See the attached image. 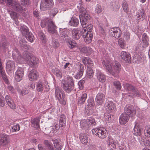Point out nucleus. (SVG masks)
Segmentation results:
<instances>
[{
	"instance_id": "1",
	"label": "nucleus",
	"mask_w": 150,
	"mask_h": 150,
	"mask_svg": "<svg viewBox=\"0 0 150 150\" xmlns=\"http://www.w3.org/2000/svg\"><path fill=\"white\" fill-rule=\"evenodd\" d=\"M102 63L108 72L113 76H115V74H118L120 71L121 65L117 61H115L112 64L110 63V60L106 59L105 60H103Z\"/></svg>"
},
{
	"instance_id": "2",
	"label": "nucleus",
	"mask_w": 150,
	"mask_h": 150,
	"mask_svg": "<svg viewBox=\"0 0 150 150\" xmlns=\"http://www.w3.org/2000/svg\"><path fill=\"white\" fill-rule=\"evenodd\" d=\"M136 112V111L132 108L131 105L126 108L125 109V112L122 113L119 117L120 123L121 125L125 124L129 120V117L134 116Z\"/></svg>"
},
{
	"instance_id": "3",
	"label": "nucleus",
	"mask_w": 150,
	"mask_h": 150,
	"mask_svg": "<svg viewBox=\"0 0 150 150\" xmlns=\"http://www.w3.org/2000/svg\"><path fill=\"white\" fill-rule=\"evenodd\" d=\"M62 87L67 93H70L74 88V82L72 77L68 76L62 82Z\"/></svg>"
},
{
	"instance_id": "4",
	"label": "nucleus",
	"mask_w": 150,
	"mask_h": 150,
	"mask_svg": "<svg viewBox=\"0 0 150 150\" xmlns=\"http://www.w3.org/2000/svg\"><path fill=\"white\" fill-rule=\"evenodd\" d=\"M24 63L25 62L30 67L35 68L38 63V59L33 56H30L27 52L24 53Z\"/></svg>"
},
{
	"instance_id": "5",
	"label": "nucleus",
	"mask_w": 150,
	"mask_h": 150,
	"mask_svg": "<svg viewBox=\"0 0 150 150\" xmlns=\"http://www.w3.org/2000/svg\"><path fill=\"white\" fill-rule=\"evenodd\" d=\"M5 3L15 11L19 12L22 11V7L20 5L19 3L16 1L13 0H0V3L4 4Z\"/></svg>"
},
{
	"instance_id": "6",
	"label": "nucleus",
	"mask_w": 150,
	"mask_h": 150,
	"mask_svg": "<svg viewBox=\"0 0 150 150\" xmlns=\"http://www.w3.org/2000/svg\"><path fill=\"white\" fill-rule=\"evenodd\" d=\"M93 134L95 135L101 139H104L108 135V131L105 128L100 127L92 130Z\"/></svg>"
},
{
	"instance_id": "7",
	"label": "nucleus",
	"mask_w": 150,
	"mask_h": 150,
	"mask_svg": "<svg viewBox=\"0 0 150 150\" xmlns=\"http://www.w3.org/2000/svg\"><path fill=\"white\" fill-rule=\"evenodd\" d=\"M83 66L80 63L75 64L73 67L72 71L75 74L74 77L76 79H80L83 74Z\"/></svg>"
},
{
	"instance_id": "8",
	"label": "nucleus",
	"mask_w": 150,
	"mask_h": 150,
	"mask_svg": "<svg viewBox=\"0 0 150 150\" xmlns=\"http://www.w3.org/2000/svg\"><path fill=\"white\" fill-rule=\"evenodd\" d=\"M55 95V97L58 100L60 104L64 105L66 104V99L65 98V95L61 88H56Z\"/></svg>"
},
{
	"instance_id": "9",
	"label": "nucleus",
	"mask_w": 150,
	"mask_h": 150,
	"mask_svg": "<svg viewBox=\"0 0 150 150\" xmlns=\"http://www.w3.org/2000/svg\"><path fill=\"white\" fill-rule=\"evenodd\" d=\"M124 88L126 89L128 92L129 96L139 97L141 95L139 91L136 89L132 85L128 83H125L123 85Z\"/></svg>"
},
{
	"instance_id": "10",
	"label": "nucleus",
	"mask_w": 150,
	"mask_h": 150,
	"mask_svg": "<svg viewBox=\"0 0 150 150\" xmlns=\"http://www.w3.org/2000/svg\"><path fill=\"white\" fill-rule=\"evenodd\" d=\"M26 52H24L23 53V56L22 57L21 56L18 50L16 49H15L12 52V57L16 62L18 64L24 63V53Z\"/></svg>"
},
{
	"instance_id": "11",
	"label": "nucleus",
	"mask_w": 150,
	"mask_h": 150,
	"mask_svg": "<svg viewBox=\"0 0 150 150\" xmlns=\"http://www.w3.org/2000/svg\"><path fill=\"white\" fill-rule=\"evenodd\" d=\"M54 5L52 0H41L40 6L41 11H44L52 7Z\"/></svg>"
},
{
	"instance_id": "12",
	"label": "nucleus",
	"mask_w": 150,
	"mask_h": 150,
	"mask_svg": "<svg viewBox=\"0 0 150 150\" xmlns=\"http://www.w3.org/2000/svg\"><path fill=\"white\" fill-rule=\"evenodd\" d=\"M9 136L5 134H0V146H6L10 142Z\"/></svg>"
},
{
	"instance_id": "13",
	"label": "nucleus",
	"mask_w": 150,
	"mask_h": 150,
	"mask_svg": "<svg viewBox=\"0 0 150 150\" xmlns=\"http://www.w3.org/2000/svg\"><path fill=\"white\" fill-rule=\"evenodd\" d=\"M81 33L82 37L84 39L86 42L87 43H89L91 42L93 37L92 33L88 32L84 29L82 30Z\"/></svg>"
},
{
	"instance_id": "14",
	"label": "nucleus",
	"mask_w": 150,
	"mask_h": 150,
	"mask_svg": "<svg viewBox=\"0 0 150 150\" xmlns=\"http://www.w3.org/2000/svg\"><path fill=\"white\" fill-rule=\"evenodd\" d=\"M109 33L112 37L118 38L122 35V32L118 28H112L109 30Z\"/></svg>"
},
{
	"instance_id": "15",
	"label": "nucleus",
	"mask_w": 150,
	"mask_h": 150,
	"mask_svg": "<svg viewBox=\"0 0 150 150\" xmlns=\"http://www.w3.org/2000/svg\"><path fill=\"white\" fill-rule=\"evenodd\" d=\"M47 24L48 32L54 34L56 37H57L58 35L56 30L57 27L55 25L54 22L51 20H48Z\"/></svg>"
},
{
	"instance_id": "16",
	"label": "nucleus",
	"mask_w": 150,
	"mask_h": 150,
	"mask_svg": "<svg viewBox=\"0 0 150 150\" xmlns=\"http://www.w3.org/2000/svg\"><path fill=\"white\" fill-rule=\"evenodd\" d=\"M145 13L144 9L142 8L136 13L135 15V18L136 22L138 23L142 21L145 18Z\"/></svg>"
},
{
	"instance_id": "17",
	"label": "nucleus",
	"mask_w": 150,
	"mask_h": 150,
	"mask_svg": "<svg viewBox=\"0 0 150 150\" xmlns=\"http://www.w3.org/2000/svg\"><path fill=\"white\" fill-rule=\"evenodd\" d=\"M105 106L110 113H114L117 110L115 104L112 101L108 100L105 103Z\"/></svg>"
},
{
	"instance_id": "18",
	"label": "nucleus",
	"mask_w": 150,
	"mask_h": 150,
	"mask_svg": "<svg viewBox=\"0 0 150 150\" xmlns=\"http://www.w3.org/2000/svg\"><path fill=\"white\" fill-rule=\"evenodd\" d=\"M24 70L23 68L18 67L15 74V78L17 81H20L22 79L24 75Z\"/></svg>"
},
{
	"instance_id": "19",
	"label": "nucleus",
	"mask_w": 150,
	"mask_h": 150,
	"mask_svg": "<svg viewBox=\"0 0 150 150\" xmlns=\"http://www.w3.org/2000/svg\"><path fill=\"white\" fill-rule=\"evenodd\" d=\"M38 77L39 74L36 70L33 69L29 71L28 77L30 81H35L38 79Z\"/></svg>"
},
{
	"instance_id": "20",
	"label": "nucleus",
	"mask_w": 150,
	"mask_h": 150,
	"mask_svg": "<svg viewBox=\"0 0 150 150\" xmlns=\"http://www.w3.org/2000/svg\"><path fill=\"white\" fill-rule=\"evenodd\" d=\"M79 16L81 25L87 24L91 18L90 16L87 12L85 14L83 13L82 15H79Z\"/></svg>"
},
{
	"instance_id": "21",
	"label": "nucleus",
	"mask_w": 150,
	"mask_h": 150,
	"mask_svg": "<svg viewBox=\"0 0 150 150\" xmlns=\"http://www.w3.org/2000/svg\"><path fill=\"white\" fill-rule=\"evenodd\" d=\"M133 133L136 136H141L143 134L144 129L137 125L135 124L133 130Z\"/></svg>"
},
{
	"instance_id": "22",
	"label": "nucleus",
	"mask_w": 150,
	"mask_h": 150,
	"mask_svg": "<svg viewBox=\"0 0 150 150\" xmlns=\"http://www.w3.org/2000/svg\"><path fill=\"white\" fill-rule=\"evenodd\" d=\"M59 32L61 39H63V41H64L67 39L69 33V31L67 29L59 28Z\"/></svg>"
},
{
	"instance_id": "23",
	"label": "nucleus",
	"mask_w": 150,
	"mask_h": 150,
	"mask_svg": "<svg viewBox=\"0 0 150 150\" xmlns=\"http://www.w3.org/2000/svg\"><path fill=\"white\" fill-rule=\"evenodd\" d=\"M105 99V95L103 93H98L96 95V100L97 104L98 105H101Z\"/></svg>"
},
{
	"instance_id": "24",
	"label": "nucleus",
	"mask_w": 150,
	"mask_h": 150,
	"mask_svg": "<svg viewBox=\"0 0 150 150\" xmlns=\"http://www.w3.org/2000/svg\"><path fill=\"white\" fill-rule=\"evenodd\" d=\"M72 38L75 40L79 39L81 35V31L78 29L74 28L71 31Z\"/></svg>"
},
{
	"instance_id": "25",
	"label": "nucleus",
	"mask_w": 150,
	"mask_h": 150,
	"mask_svg": "<svg viewBox=\"0 0 150 150\" xmlns=\"http://www.w3.org/2000/svg\"><path fill=\"white\" fill-rule=\"evenodd\" d=\"M82 62L84 64L88 67H93V62L88 57H84L82 59Z\"/></svg>"
},
{
	"instance_id": "26",
	"label": "nucleus",
	"mask_w": 150,
	"mask_h": 150,
	"mask_svg": "<svg viewBox=\"0 0 150 150\" xmlns=\"http://www.w3.org/2000/svg\"><path fill=\"white\" fill-rule=\"evenodd\" d=\"M5 100L6 103L8 106L11 109H14L16 108V106L14 102L11 97L6 95L5 97Z\"/></svg>"
},
{
	"instance_id": "27",
	"label": "nucleus",
	"mask_w": 150,
	"mask_h": 150,
	"mask_svg": "<svg viewBox=\"0 0 150 150\" xmlns=\"http://www.w3.org/2000/svg\"><path fill=\"white\" fill-rule=\"evenodd\" d=\"M96 76L97 79L99 81L103 82L105 81L106 77L105 76L100 70H96Z\"/></svg>"
},
{
	"instance_id": "28",
	"label": "nucleus",
	"mask_w": 150,
	"mask_h": 150,
	"mask_svg": "<svg viewBox=\"0 0 150 150\" xmlns=\"http://www.w3.org/2000/svg\"><path fill=\"white\" fill-rule=\"evenodd\" d=\"M79 50L81 53H84L86 55L91 54L93 51L92 49L88 47H84L79 48Z\"/></svg>"
},
{
	"instance_id": "29",
	"label": "nucleus",
	"mask_w": 150,
	"mask_h": 150,
	"mask_svg": "<svg viewBox=\"0 0 150 150\" xmlns=\"http://www.w3.org/2000/svg\"><path fill=\"white\" fill-rule=\"evenodd\" d=\"M149 38L146 33H144L142 35V41L143 47H147L149 45Z\"/></svg>"
},
{
	"instance_id": "30",
	"label": "nucleus",
	"mask_w": 150,
	"mask_h": 150,
	"mask_svg": "<svg viewBox=\"0 0 150 150\" xmlns=\"http://www.w3.org/2000/svg\"><path fill=\"white\" fill-rule=\"evenodd\" d=\"M10 14L11 18L15 21V23L17 25L18 23V21H17L16 20L20 18V15L13 11H11L10 13Z\"/></svg>"
},
{
	"instance_id": "31",
	"label": "nucleus",
	"mask_w": 150,
	"mask_h": 150,
	"mask_svg": "<svg viewBox=\"0 0 150 150\" xmlns=\"http://www.w3.org/2000/svg\"><path fill=\"white\" fill-rule=\"evenodd\" d=\"M52 140L53 142L55 150H61L62 146L61 144L59 142L60 140L58 139H53Z\"/></svg>"
},
{
	"instance_id": "32",
	"label": "nucleus",
	"mask_w": 150,
	"mask_h": 150,
	"mask_svg": "<svg viewBox=\"0 0 150 150\" xmlns=\"http://www.w3.org/2000/svg\"><path fill=\"white\" fill-rule=\"evenodd\" d=\"M79 138L81 142L83 144H86L88 141V136L85 133H80L79 135Z\"/></svg>"
},
{
	"instance_id": "33",
	"label": "nucleus",
	"mask_w": 150,
	"mask_h": 150,
	"mask_svg": "<svg viewBox=\"0 0 150 150\" xmlns=\"http://www.w3.org/2000/svg\"><path fill=\"white\" fill-rule=\"evenodd\" d=\"M15 66L14 62L12 61H8L6 63V70L7 72L10 71Z\"/></svg>"
},
{
	"instance_id": "34",
	"label": "nucleus",
	"mask_w": 150,
	"mask_h": 150,
	"mask_svg": "<svg viewBox=\"0 0 150 150\" xmlns=\"http://www.w3.org/2000/svg\"><path fill=\"white\" fill-rule=\"evenodd\" d=\"M2 40H1V43L2 44V45L0 44V51H2L3 50H5L6 48L7 43L6 41V37L4 35H2ZM1 43V42H0Z\"/></svg>"
},
{
	"instance_id": "35",
	"label": "nucleus",
	"mask_w": 150,
	"mask_h": 150,
	"mask_svg": "<svg viewBox=\"0 0 150 150\" xmlns=\"http://www.w3.org/2000/svg\"><path fill=\"white\" fill-rule=\"evenodd\" d=\"M120 56L122 59L125 61L129 62L130 59V56L129 54L127 52L122 51L120 54Z\"/></svg>"
},
{
	"instance_id": "36",
	"label": "nucleus",
	"mask_w": 150,
	"mask_h": 150,
	"mask_svg": "<svg viewBox=\"0 0 150 150\" xmlns=\"http://www.w3.org/2000/svg\"><path fill=\"white\" fill-rule=\"evenodd\" d=\"M77 7L79 9V11L81 14L79 15H82L83 13L85 14L86 13V11L85 8L84 7L83 5L82 4L81 1H80Z\"/></svg>"
},
{
	"instance_id": "37",
	"label": "nucleus",
	"mask_w": 150,
	"mask_h": 150,
	"mask_svg": "<svg viewBox=\"0 0 150 150\" xmlns=\"http://www.w3.org/2000/svg\"><path fill=\"white\" fill-rule=\"evenodd\" d=\"M66 122L65 116L64 115H61L59 118V126L62 129L65 125Z\"/></svg>"
},
{
	"instance_id": "38",
	"label": "nucleus",
	"mask_w": 150,
	"mask_h": 150,
	"mask_svg": "<svg viewBox=\"0 0 150 150\" xmlns=\"http://www.w3.org/2000/svg\"><path fill=\"white\" fill-rule=\"evenodd\" d=\"M40 119V117H37L31 120V123L35 128H38L40 127L39 122Z\"/></svg>"
},
{
	"instance_id": "39",
	"label": "nucleus",
	"mask_w": 150,
	"mask_h": 150,
	"mask_svg": "<svg viewBox=\"0 0 150 150\" xmlns=\"http://www.w3.org/2000/svg\"><path fill=\"white\" fill-rule=\"evenodd\" d=\"M89 128L93 126H95L96 124V122L94 118H89L86 120Z\"/></svg>"
},
{
	"instance_id": "40",
	"label": "nucleus",
	"mask_w": 150,
	"mask_h": 150,
	"mask_svg": "<svg viewBox=\"0 0 150 150\" xmlns=\"http://www.w3.org/2000/svg\"><path fill=\"white\" fill-rule=\"evenodd\" d=\"M87 97V94L85 93H82L81 96L79 97L78 103L79 104H83L85 102Z\"/></svg>"
},
{
	"instance_id": "41",
	"label": "nucleus",
	"mask_w": 150,
	"mask_h": 150,
	"mask_svg": "<svg viewBox=\"0 0 150 150\" xmlns=\"http://www.w3.org/2000/svg\"><path fill=\"white\" fill-rule=\"evenodd\" d=\"M67 39V43L68 45L70 48H73L76 46L77 44L74 40L71 39Z\"/></svg>"
},
{
	"instance_id": "42",
	"label": "nucleus",
	"mask_w": 150,
	"mask_h": 150,
	"mask_svg": "<svg viewBox=\"0 0 150 150\" xmlns=\"http://www.w3.org/2000/svg\"><path fill=\"white\" fill-rule=\"evenodd\" d=\"M36 89L38 92H42L44 88L43 82L41 80H39L37 82Z\"/></svg>"
},
{
	"instance_id": "43",
	"label": "nucleus",
	"mask_w": 150,
	"mask_h": 150,
	"mask_svg": "<svg viewBox=\"0 0 150 150\" xmlns=\"http://www.w3.org/2000/svg\"><path fill=\"white\" fill-rule=\"evenodd\" d=\"M20 30L22 34L24 36L26 35L29 32L28 28L25 25L21 26Z\"/></svg>"
},
{
	"instance_id": "44",
	"label": "nucleus",
	"mask_w": 150,
	"mask_h": 150,
	"mask_svg": "<svg viewBox=\"0 0 150 150\" xmlns=\"http://www.w3.org/2000/svg\"><path fill=\"white\" fill-rule=\"evenodd\" d=\"M69 23L71 25L76 27L79 23V20L75 17H72L71 18Z\"/></svg>"
},
{
	"instance_id": "45",
	"label": "nucleus",
	"mask_w": 150,
	"mask_h": 150,
	"mask_svg": "<svg viewBox=\"0 0 150 150\" xmlns=\"http://www.w3.org/2000/svg\"><path fill=\"white\" fill-rule=\"evenodd\" d=\"M118 43L119 46L122 49H125L126 48V44L125 40L122 38L118 39Z\"/></svg>"
},
{
	"instance_id": "46",
	"label": "nucleus",
	"mask_w": 150,
	"mask_h": 150,
	"mask_svg": "<svg viewBox=\"0 0 150 150\" xmlns=\"http://www.w3.org/2000/svg\"><path fill=\"white\" fill-rule=\"evenodd\" d=\"M92 68H88L86 71V76L89 78H92L93 76V71Z\"/></svg>"
},
{
	"instance_id": "47",
	"label": "nucleus",
	"mask_w": 150,
	"mask_h": 150,
	"mask_svg": "<svg viewBox=\"0 0 150 150\" xmlns=\"http://www.w3.org/2000/svg\"><path fill=\"white\" fill-rule=\"evenodd\" d=\"M53 73L57 76L61 78L62 77V74L60 69L58 68H55L52 70Z\"/></svg>"
},
{
	"instance_id": "48",
	"label": "nucleus",
	"mask_w": 150,
	"mask_h": 150,
	"mask_svg": "<svg viewBox=\"0 0 150 150\" xmlns=\"http://www.w3.org/2000/svg\"><path fill=\"white\" fill-rule=\"evenodd\" d=\"M80 126L83 129L87 130L89 128L88 125L86 120H84L80 122Z\"/></svg>"
},
{
	"instance_id": "49",
	"label": "nucleus",
	"mask_w": 150,
	"mask_h": 150,
	"mask_svg": "<svg viewBox=\"0 0 150 150\" xmlns=\"http://www.w3.org/2000/svg\"><path fill=\"white\" fill-rule=\"evenodd\" d=\"M87 25V24L83 25H81L83 28L82 30L85 29L86 31L88 32H90L91 33V31L93 29V26L91 24Z\"/></svg>"
},
{
	"instance_id": "50",
	"label": "nucleus",
	"mask_w": 150,
	"mask_h": 150,
	"mask_svg": "<svg viewBox=\"0 0 150 150\" xmlns=\"http://www.w3.org/2000/svg\"><path fill=\"white\" fill-rule=\"evenodd\" d=\"M122 7L124 11L127 13L129 11V7L127 2L125 0H123L122 2Z\"/></svg>"
},
{
	"instance_id": "51",
	"label": "nucleus",
	"mask_w": 150,
	"mask_h": 150,
	"mask_svg": "<svg viewBox=\"0 0 150 150\" xmlns=\"http://www.w3.org/2000/svg\"><path fill=\"white\" fill-rule=\"evenodd\" d=\"M25 36L27 40L31 42H32L35 39L33 34L30 32Z\"/></svg>"
},
{
	"instance_id": "52",
	"label": "nucleus",
	"mask_w": 150,
	"mask_h": 150,
	"mask_svg": "<svg viewBox=\"0 0 150 150\" xmlns=\"http://www.w3.org/2000/svg\"><path fill=\"white\" fill-rule=\"evenodd\" d=\"M18 93L20 95L24 96L28 93V91L27 88H25L21 90L19 89H17Z\"/></svg>"
},
{
	"instance_id": "53",
	"label": "nucleus",
	"mask_w": 150,
	"mask_h": 150,
	"mask_svg": "<svg viewBox=\"0 0 150 150\" xmlns=\"http://www.w3.org/2000/svg\"><path fill=\"white\" fill-rule=\"evenodd\" d=\"M0 74L1 75L3 79L5 81V83L7 84H8V79L5 71H3L2 69H1V70H0Z\"/></svg>"
},
{
	"instance_id": "54",
	"label": "nucleus",
	"mask_w": 150,
	"mask_h": 150,
	"mask_svg": "<svg viewBox=\"0 0 150 150\" xmlns=\"http://www.w3.org/2000/svg\"><path fill=\"white\" fill-rule=\"evenodd\" d=\"M145 135H143V134L141 136H138V139L140 144L142 145H143L144 144V142L145 141Z\"/></svg>"
},
{
	"instance_id": "55",
	"label": "nucleus",
	"mask_w": 150,
	"mask_h": 150,
	"mask_svg": "<svg viewBox=\"0 0 150 150\" xmlns=\"http://www.w3.org/2000/svg\"><path fill=\"white\" fill-rule=\"evenodd\" d=\"M93 107H88V108L86 109L85 112V114L88 115H92L93 113Z\"/></svg>"
},
{
	"instance_id": "56",
	"label": "nucleus",
	"mask_w": 150,
	"mask_h": 150,
	"mask_svg": "<svg viewBox=\"0 0 150 150\" xmlns=\"http://www.w3.org/2000/svg\"><path fill=\"white\" fill-rule=\"evenodd\" d=\"M20 46L21 47H23L25 49H27L28 48L27 45L26 44V42L25 40L24 39H22L19 41Z\"/></svg>"
},
{
	"instance_id": "57",
	"label": "nucleus",
	"mask_w": 150,
	"mask_h": 150,
	"mask_svg": "<svg viewBox=\"0 0 150 150\" xmlns=\"http://www.w3.org/2000/svg\"><path fill=\"white\" fill-rule=\"evenodd\" d=\"M144 135L148 137H150V126H147L146 127L144 131Z\"/></svg>"
},
{
	"instance_id": "58",
	"label": "nucleus",
	"mask_w": 150,
	"mask_h": 150,
	"mask_svg": "<svg viewBox=\"0 0 150 150\" xmlns=\"http://www.w3.org/2000/svg\"><path fill=\"white\" fill-rule=\"evenodd\" d=\"M108 144L110 148H115L116 145L114 143V141L111 138L109 139L108 141Z\"/></svg>"
},
{
	"instance_id": "59",
	"label": "nucleus",
	"mask_w": 150,
	"mask_h": 150,
	"mask_svg": "<svg viewBox=\"0 0 150 150\" xmlns=\"http://www.w3.org/2000/svg\"><path fill=\"white\" fill-rule=\"evenodd\" d=\"M20 126L19 124H16L11 127V130L13 132H16L20 130Z\"/></svg>"
},
{
	"instance_id": "60",
	"label": "nucleus",
	"mask_w": 150,
	"mask_h": 150,
	"mask_svg": "<svg viewBox=\"0 0 150 150\" xmlns=\"http://www.w3.org/2000/svg\"><path fill=\"white\" fill-rule=\"evenodd\" d=\"M87 102L88 107H94V106L95 105V103L94 100L93 98H89Z\"/></svg>"
},
{
	"instance_id": "61",
	"label": "nucleus",
	"mask_w": 150,
	"mask_h": 150,
	"mask_svg": "<svg viewBox=\"0 0 150 150\" xmlns=\"http://www.w3.org/2000/svg\"><path fill=\"white\" fill-rule=\"evenodd\" d=\"M44 144L49 149L54 148L52 143L48 140H45L44 141Z\"/></svg>"
},
{
	"instance_id": "62",
	"label": "nucleus",
	"mask_w": 150,
	"mask_h": 150,
	"mask_svg": "<svg viewBox=\"0 0 150 150\" xmlns=\"http://www.w3.org/2000/svg\"><path fill=\"white\" fill-rule=\"evenodd\" d=\"M130 33L129 32H125L123 36L124 40H125L126 42H128L130 39Z\"/></svg>"
},
{
	"instance_id": "63",
	"label": "nucleus",
	"mask_w": 150,
	"mask_h": 150,
	"mask_svg": "<svg viewBox=\"0 0 150 150\" xmlns=\"http://www.w3.org/2000/svg\"><path fill=\"white\" fill-rule=\"evenodd\" d=\"M120 8V6L117 3L113 4L111 9L114 12H117L118 11Z\"/></svg>"
},
{
	"instance_id": "64",
	"label": "nucleus",
	"mask_w": 150,
	"mask_h": 150,
	"mask_svg": "<svg viewBox=\"0 0 150 150\" xmlns=\"http://www.w3.org/2000/svg\"><path fill=\"white\" fill-rule=\"evenodd\" d=\"M114 86L115 88L118 90H120L122 86L121 83L119 81H115L113 82Z\"/></svg>"
}]
</instances>
